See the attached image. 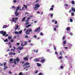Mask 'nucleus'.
Listing matches in <instances>:
<instances>
[{
	"label": "nucleus",
	"mask_w": 75,
	"mask_h": 75,
	"mask_svg": "<svg viewBox=\"0 0 75 75\" xmlns=\"http://www.w3.org/2000/svg\"><path fill=\"white\" fill-rule=\"evenodd\" d=\"M37 65L38 67H41V64H40L39 63H37Z\"/></svg>",
	"instance_id": "15"
},
{
	"label": "nucleus",
	"mask_w": 75,
	"mask_h": 75,
	"mask_svg": "<svg viewBox=\"0 0 75 75\" xmlns=\"http://www.w3.org/2000/svg\"><path fill=\"white\" fill-rule=\"evenodd\" d=\"M29 23L28 22H26L25 23L26 25H27L28 24V23Z\"/></svg>",
	"instance_id": "44"
},
{
	"label": "nucleus",
	"mask_w": 75,
	"mask_h": 75,
	"mask_svg": "<svg viewBox=\"0 0 75 75\" xmlns=\"http://www.w3.org/2000/svg\"><path fill=\"white\" fill-rule=\"evenodd\" d=\"M30 18H31L30 17H29L27 18V20H30Z\"/></svg>",
	"instance_id": "57"
},
{
	"label": "nucleus",
	"mask_w": 75,
	"mask_h": 75,
	"mask_svg": "<svg viewBox=\"0 0 75 75\" xmlns=\"http://www.w3.org/2000/svg\"><path fill=\"white\" fill-rule=\"evenodd\" d=\"M38 75H42V74L41 73H40L38 74Z\"/></svg>",
	"instance_id": "39"
},
{
	"label": "nucleus",
	"mask_w": 75,
	"mask_h": 75,
	"mask_svg": "<svg viewBox=\"0 0 75 75\" xmlns=\"http://www.w3.org/2000/svg\"><path fill=\"white\" fill-rule=\"evenodd\" d=\"M33 37L35 38H37V36L36 35L34 36H33Z\"/></svg>",
	"instance_id": "43"
},
{
	"label": "nucleus",
	"mask_w": 75,
	"mask_h": 75,
	"mask_svg": "<svg viewBox=\"0 0 75 75\" xmlns=\"http://www.w3.org/2000/svg\"><path fill=\"white\" fill-rule=\"evenodd\" d=\"M70 63H72V61L71 60V61H69V63L70 64Z\"/></svg>",
	"instance_id": "54"
},
{
	"label": "nucleus",
	"mask_w": 75,
	"mask_h": 75,
	"mask_svg": "<svg viewBox=\"0 0 75 75\" xmlns=\"http://www.w3.org/2000/svg\"><path fill=\"white\" fill-rule=\"evenodd\" d=\"M0 66H1V67H3V64H1L0 63Z\"/></svg>",
	"instance_id": "35"
},
{
	"label": "nucleus",
	"mask_w": 75,
	"mask_h": 75,
	"mask_svg": "<svg viewBox=\"0 0 75 75\" xmlns=\"http://www.w3.org/2000/svg\"><path fill=\"white\" fill-rule=\"evenodd\" d=\"M50 16L51 17H52V16H53V13L51 14Z\"/></svg>",
	"instance_id": "56"
},
{
	"label": "nucleus",
	"mask_w": 75,
	"mask_h": 75,
	"mask_svg": "<svg viewBox=\"0 0 75 75\" xmlns=\"http://www.w3.org/2000/svg\"><path fill=\"white\" fill-rule=\"evenodd\" d=\"M53 9H54V8H51L50 9V11L51 10V11H53Z\"/></svg>",
	"instance_id": "30"
},
{
	"label": "nucleus",
	"mask_w": 75,
	"mask_h": 75,
	"mask_svg": "<svg viewBox=\"0 0 75 75\" xmlns=\"http://www.w3.org/2000/svg\"><path fill=\"white\" fill-rule=\"evenodd\" d=\"M12 8H13L14 9V8H15L16 7L15 6H13Z\"/></svg>",
	"instance_id": "52"
},
{
	"label": "nucleus",
	"mask_w": 75,
	"mask_h": 75,
	"mask_svg": "<svg viewBox=\"0 0 75 75\" xmlns=\"http://www.w3.org/2000/svg\"><path fill=\"white\" fill-rule=\"evenodd\" d=\"M23 60L24 61H28V58L27 57H25L23 59Z\"/></svg>",
	"instance_id": "11"
},
{
	"label": "nucleus",
	"mask_w": 75,
	"mask_h": 75,
	"mask_svg": "<svg viewBox=\"0 0 75 75\" xmlns=\"http://www.w3.org/2000/svg\"><path fill=\"white\" fill-rule=\"evenodd\" d=\"M16 61L17 62H18L19 61H20V59H18V58L17 57L16 58Z\"/></svg>",
	"instance_id": "14"
},
{
	"label": "nucleus",
	"mask_w": 75,
	"mask_h": 75,
	"mask_svg": "<svg viewBox=\"0 0 75 75\" xmlns=\"http://www.w3.org/2000/svg\"><path fill=\"white\" fill-rule=\"evenodd\" d=\"M62 57L60 56V57H59V59H62Z\"/></svg>",
	"instance_id": "53"
},
{
	"label": "nucleus",
	"mask_w": 75,
	"mask_h": 75,
	"mask_svg": "<svg viewBox=\"0 0 75 75\" xmlns=\"http://www.w3.org/2000/svg\"><path fill=\"white\" fill-rule=\"evenodd\" d=\"M15 34H18V32H17V31H15Z\"/></svg>",
	"instance_id": "32"
},
{
	"label": "nucleus",
	"mask_w": 75,
	"mask_h": 75,
	"mask_svg": "<svg viewBox=\"0 0 75 75\" xmlns=\"http://www.w3.org/2000/svg\"><path fill=\"white\" fill-rule=\"evenodd\" d=\"M18 20V18L16 17V18H12V22H14V21H17Z\"/></svg>",
	"instance_id": "6"
},
{
	"label": "nucleus",
	"mask_w": 75,
	"mask_h": 75,
	"mask_svg": "<svg viewBox=\"0 0 75 75\" xmlns=\"http://www.w3.org/2000/svg\"><path fill=\"white\" fill-rule=\"evenodd\" d=\"M0 34H2L3 36H5V35H6V31L4 32L2 30L0 31Z\"/></svg>",
	"instance_id": "3"
},
{
	"label": "nucleus",
	"mask_w": 75,
	"mask_h": 75,
	"mask_svg": "<svg viewBox=\"0 0 75 75\" xmlns=\"http://www.w3.org/2000/svg\"><path fill=\"white\" fill-rule=\"evenodd\" d=\"M25 20V17H24L23 18L22 21V22H23V21H24Z\"/></svg>",
	"instance_id": "18"
},
{
	"label": "nucleus",
	"mask_w": 75,
	"mask_h": 75,
	"mask_svg": "<svg viewBox=\"0 0 75 75\" xmlns=\"http://www.w3.org/2000/svg\"><path fill=\"white\" fill-rule=\"evenodd\" d=\"M13 2L16 3H17V1L16 0H14L13 1Z\"/></svg>",
	"instance_id": "37"
},
{
	"label": "nucleus",
	"mask_w": 75,
	"mask_h": 75,
	"mask_svg": "<svg viewBox=\"0 0 75 75\" xmlns=\"http://www.w3.org/2000/svg\"><path fill=\"white\" fill-rule=\"evenodd\" d=\"M71 4H72L73 5H74V4H75V1H71Z\"/></svg>",
	"instance_id": "19"
},
{
	"label": "nucleus",
	"mask_w": 75,
	"mask_h": 75,
	"mask_svg": "<svg viewBox=\"0 0 75 75\" xmlns=\"http://www.w3.org/2000/svg\"><path fill=\"white\" fill-rule=\"evenodd\" d=\"M60 68L61 69L64 68V67L62 66H60Z\"/></svg>",
	"instance_id": "41"
},
{
	"label": "nucleus",
	"mask_w": 75,
	"mask_h": 75,
	"mask_svg": "<svg viewBox=\"0 0 75 75\" xmlns=\"http://www.w3.org/2000/svg\"><path fill=\"white\" fill-rule=\"evenodd\" d=\"M10 41L11 42H14V40L13 39H11Z\"/></svg>",
	"instance_id": "38"
},
{
	"label": "nucleus",
	"mask_w": 75,
	"mask_h": 75,
	"mask_svg": "<svg viewBox=\"0 0 75 75\" xmlns=\"http://www.w3.org/2000/svg\"><path fill=\"white\" fill-rule=\"evenodd\" d=\"M71 10L72 11H73L74 12H75V8H74L72 7Z\"/></svg>",
	"instance_id": "13"
},
{
	"label": "nucleus",
	"mask_w": 75,
	"mask_h": 75,
	"mask_svg": "<svg viewBox=\"0 0 75 75\" xmlns=\"http://www.w3.org/2000/svg\"><path fill=\"white\" fill-rule=\"evenodd\" d=\"M33 61L35 62H39V61H40V60L38 59V58H35L33 60Z\"/></svg>",
	"instance_id": "7"
},
{
	"label": "nucleus",
	"mask_w": 75,
	"mask_h": 75,
	"mask_svg": "<svg viewBox=\"0 0 75 75\" xmlns=\"http://www.w3.org/2000/svg\"><path fill=\"white\" fill-rule=\"evenodd\" d=\"M37 13V14H40V11H38Z\"/></svg>",
	"instance_id": "64"
},
{
	"label": "nucleus",
	"mask_w": 75,
	"mask_h": 75,
	"mask_svg": "<svg viewBox=\"0 0 75 75\" xmlns=\"http://www.w3.org/2000/svg\"><path fill=\"white\" fill-rule=\"evenodd\" d=\"M41 59H42V60L40 61V62H43V63H44V62H45V59H44V58L43 57L41 58Z\"/></svg>",
	"instance_id": "8"
},
{
	"label": "nucleus",
	"mask_w": 75,
	"mask_h": 75,
	"mask_svg": "<svg viewBox=\"0 0 75 75\" xmlns=\"http://www.w3.org/2000/svg\"><path fill=\"white\" fill-rule=\"evenodd\" d=\"M66 6H67V7H68V5L67 4H65Z\"/></svg>",
	"instance_id": "63"
},
{
	"label": "nucleus",
	"mask_w": 75,
	"mask_h": 75,
	"mask_svg": "<svg viewBox=\"0 0 75 75\" xmlns=\"http://www.w3.org/2000/svg\"><path fill=\"white\" fill-rule=\"evenodd\" d=\"M67 30L69 31L70 30V28L69 27H67L66 28Z\"/></svg>",
	"instance_id": "27"
},
{
	"label": "nucleus",
	"mask_w": 75,
	"mask_h": 75,
	"mask_svg": "<svg viewBox=\"0 0 75 75\" xmlns=\"http://www.w3.org/2000/svg\"><path fill=\"white\" fill-rule=\"evenodd\" d=\"M40 27H38L37 28V29L35 30V32H37V31H38L39 30H40Z\"/></svg>",
	"instance_id": "10"
},
{
	"label": "nucleus",
	"mask_w": 75,
	"mask_h": 75,
	"mask_svg": "<svg viewBox=\"0 0 75 75\" xmlns=\"http://www.w3.org/2000/svg\"><path fill=\"white\" fill-rule=\"evenodd\" d=\"M65 38V36H64L63 37L62 40H64Z\"/></svg>",
	"instance_id": "51"
},
{
	"label": "nucleus",
	"mask_w": 75,
	"mask_h": 75,
	"mask_svg": "<svg viewBox=\"0 0 75 75\" xmlns=\"http://www.w3.org/2000/svg\"><path fill=\"white\" fill-rule=\"evenodd\" d=\"M18 27H19V26H18V25H16V27H15V30H16L18 29Z\"/></svg>",
	"instance_id": "16"
},
{
	"label": "nucleus",
	"mask_w": 75,
	"mask_h": 75,
	"mask_svg": "<svg viewBox=\"0 0 75 75\" xmlns=\"http://www.w3.org/2000/svg\"><path fill=\"white\" fill-rule=\"evenodd\" d=\"M52 23H54L55 22V20H52Z\"/></svg>",
	"instance_id": "45"
},
{
	"label": "nucleus",
	"mask_w": 75,
	"mask_h": 75,
	"mask_svg": "<svg viewBox=\"0 0 75 75\" xmlns=\"http://www.w3.org/2000/svg\"><path fill=\"white\" fill-rule=\"evenodd\" d=\"M70 22H73V20H72V19H71L70 20Z\"/></svg>",
	"instance_id": "36"
},
{
	"label": "nucleus",
	"mask_w": 75,
	"mask_h": 75,
	"mask_svg": "<svg viewBox=\"0 0 75 75\" xmlns=\"http://www.w3.org/2000/svg\"><path fill=\"white\" fill-rule=\"evenodd\" d=\"M30 64V63H29V62H26L23 65V67H25V66H27V65H29Z\"/></svg>",
	"instance_id": "4"
},
{
	"label": "nucleus",
	"mask_w": 75,
	"mask_h": 75,
	"mask_svg": "<svg viewBox=\"0 0 75 75\" xmlns=\"http://www.w3.org/2000/svg\"><path fill=\"white\" fill-rule=\"evenodd\" d=\"M24 7H25V9L27 8V6L25 5H23Z\"/></svg>",
	"instance_id": "28"
},
{
	"label": "nucleus",
	"mask_w": 75,
	"mask_h": 75,
	"mask_svg": "<svg viewBox=\"0 0 75 75\" xmlns=\"http://www.w3.org/2000/svg\"><path fill=\"white\" fill-rule=\"evenodd\" d=\"M71 16H74V12H72V13H71Z\"/></svg>",
	"instance_id": "33"
},
{
	"label": "nucleus",
	"mask_w": 75,
	"mask_h": 75,
	"mask_svg": "<svg viewBox=\"0 0 75 75\" xmlns=\"http://www.w3.org/2000/svg\"><path fill=\"white\" fill-rule=\"evenodd\" d=\"M54 31H56L57 30V29H56V28H54Z\"/></svg>",
	"instance_id": "48"
},
{
	"label": "nucleus",
	"mask_w": 75,
	"mask_h": 75,
	"mask_svg": "<svg viewBox=\"0 0 75 75\" xmlns=\"http://www.w3.org/2000/svg\"><path fill=\"white\" fill-rule=\"evenodd\" d=\"M8 34H6V35L4 36L5 37H7V36H8Z\"/></svg>",
	"instance_id": "47"
},
{
	"label": "nucleus",
	"mask_w": 75,
	"mask_h": 75,
	"mask_svg": "<svg viewBox=\"0 0 75 75\" xmlns=\"http://www.w3.org/2000/svg\"><path fill=\"white\" fill-rule=\"evenodd\" d=\"M32 32V29H27L26 30L25 33L27 35L29 34L30 32Z\"/></svg>",
	"instance_id": "2"
},
{
	"label": "nucleus",
	"mask_w": 75,
	"mask_h": 75,
	"mask_svg": "<svg viewBox=\"0 0 75 75\" xmlns=\"http://www.w3.org/2000/svg\"><path fill=\"white\" fill-rule=\"evenodd\" d=\"M9 55H16V53H12L11 52H9Z\"/></svg>",
	"instance_id": "9"
},
{
	"label": "nucleus",
	"mask_w": 75,
	"mask_h": 75,
	"mask_svg": "<svg viewBox=\"0 0 75 75\" xmlns=\"http://www.w3.org/2000/svg\"><path fill=\"white\" fill-rule=\"evenodd\" d=\"M66 42H67L66 41V40L64 41L63 42V45H65V44H66Z\"/></svg>",
	"instance_id": "24"
},
{
	"label": "nucleus",
	"mask_w": 75,
	"mask_h": 75,
	"mask_svg": "<svg viewBox=\"0 0 75 75\" xmlns=\"http://www.w3.org/2000/svg\"><path fill=\"white\" fill-rule=\"evenodd\" d=\"M20 8V6H18L16 10V12H15V14L16 15V16H18L19 15V13H17V11Z\"/></svg>",
	"instance_id": "1"
},
{
	"label": "nucleus",
	"mask_w": 75,
	"mask_h": 75,
	"mask_svg": "<svg viewBox=\"0 0 75 75\" xmlns=\"http://www.w3.org/2000/svg\"><path fill=\"white\" fill-rule=\"evenodd\" d=\"M55 24H57V21H55Z\"/></svg>",
	"instance_id": "42"
},
{
	"label": "nucleus",
	"mask_w": 75,
	"mask_h": 75,
	"mask_svg": "<svg viewBox=\"0 0 75 75\" xmlns=\"http://www.w3.org/2000/svg\"><path fill=\"white\" fill-rule=\"evenodd\" d=\"M54 50H55V51H56L57 50V49H56V47H54Z\"/></svg>",
	"instance_id": "46"
},
{
	"label": "nucleus",
	"mask_w": 75,
	"mask_h": 75,
	"mask_svg": "<svg viewBox=\"0 0 75 75\" xmlns=\"http://www.w3.org/2000/svg\"><path fill=\"white\" fill-rule=\"evenodd\" d=\"M30 67V65H29V66H27L25 67L26 68H29Z\"/></svg>",
	"instance_id": "29"
},
{
	"label": "nucleus",
	"mask_w": 75,
	"mask_h": 75,
	"mask_svg": "<svg viewBox=\"0 0 75 75\" xmlns=\"http://www.w3.org/2000/svg\"><path fill=\"white\" fill-rule=\"evenodd\" d=\"M35 7L34 8H39V7H40V5H39V4H36L35 5Z\"/></svg>",
	"instance_id": "5"
},
{
	"label": "nucleus",
	"mask_w": 75,
	"mask_h": 75,
	"mask_svg": "<svg viewBox=\"0 0 75 75\" xmlns=\"http://www.w3.org/2000/svg\"><path fill=\"white\" fill-rule=\"evenodd\" d=\"M35 73V74H37V73H38V71H36Z\"/></svg>",
	"instance_id": "62"
},
{
	"label": "nucleus",
	"mask_w": 75,
	"mask_h": 75,
	"mask_svg": "<svg viewBox=\"0 0 75 75\" xmlns=\"http://www.w3.org/2000/svg\"><path fill=\"white\" fill-rule=\"evenodd\" d=\"M55 54H56V55L58 54V53H57V52H55Z\"/></svg>",
	"instance_id": "58"
},
{
	"label": "nucleus",
	"mask_w": 75,
	"mask_h": 75,
	"mask_svg": "<svg viewBox=\"0 0 75 75\" xmlns=\"http://www.w3.org/2000/svg\"><path fill=\"white\" fill-rule=\"evenodd\" d=\"M6 64H7V63L6 62H5L4 63V67H6Z\"/></svg>",
	"instance_id": "20"
},
{
	"label": "nucleus",
	"mask_w": 75,
	"mask_h": 75,
	"mask_svg": "<svg viewBox=\"0 0 75 75\" xmlns=\"http://www.w3.org/2000/svg\"><path fill=\"white\" fill-rule=\"evenodd\" d=\"M13 59H10V60H9V61L10 62V63L11 64V62H12V61H13Z\"/></svg>",
	"instance_id": "21"
},
{
	"label": "nucleus",
	"mask_w": 75,
	"mask_h": 75,
	"mask_svg": "<svg viewBox=\"0 0 75 75\" xmlns=\"http://www.w3.org/2000/svg\"><path fill=\"white\" fill-rule=\"evenodd\" d=\"M23 43H22L21 44V46H22V47H24V45H27V44H25V45H23Z\"/></svg>",
	"instance_id": "25"
},
{
	"label": "nucleus",
	"mask_w": 75,
	"mask_h": 75,
	"mask_svg": "<svg viewBox=\"0 0 75 75\" xmlns=\"http://www.w3.org/2000/svg\"><path fill=\"white\" fill-rule=\"evenodd\" d=\"M25 38H28V36L27 35H26L25 36Z\"/></svg>",
	"instance_id": "49"
},
{
	"label": "nucleus",
	"mask_w": 75,
	"mask_h": 75,
	"mask_svg": "<svg viewBox=\"0 0 75 75\" xmlns=\"http://www.w3.org/2000/svg\"><path fill=\"white\" fill-rule=\"evenodd\" d=\"M13 63H14V64H15V65H16V59H14V62H13Z\"/></svg>",
	"instance_id": "17"
},
{
	"label": "nucleus",
	"mask_w": 75,
	"mask_h": 75,
	"mask_svg": "<svg viewBox=\"0 0 75 75\" xmlns=\"http://www.w3.org/2000/svg\"><path fill=\"white\" fill-rule=\"evenodd\" d=\"M40 35H43V33H41L40 34Z\"/></svg>",
	"instance_id": "61"
},
{
	"label": "nucleus",
	"mask_w": 75,
	"mask_h": 75,
	"mask_svg": "<svg viewBox=\"0 0 75 75\" xmlns=\"http://www.w3.org/2000/svg\"><path fill=\"white\" fill-rule=\"evenodd\" d=\"M18 75H23V74H22V72H21L19 73Z\"/></svg>",
	"instance_id": "34"
},
{
	"label": "nucleus",
	"mask_w": 75,
	"mask_h": 75,
	"mask_svg": "<svg viewBox=\"0 0 75 75\" xmlns=\"http://www.w3.org/2000/svg\"><path fill=\"white\" fill-rule=\"evenodd\" d=\"M8 38L9 40H11V39L12 38H11V37H8Z\"/></svg>",
	"instance_id": "31"
},
{
	"label": "nucleus",
	"mask_w": 75,
	"mask_h": 75,
	"mask_svg": "<svg viewBox=\"0 0 75 75\" xmlns=\"http://www.w3.org/2000/svg\"><path fill=\"white\" fill-rule=\"evenodd\" d=\"M19 34H21L22 33V30H21L19 32Z\"/></svg>",
	"instance_id": "40"
},
{
	"label": "nucleus",
	"mask_w": 75,
	"mask_h": 75,
	"mask_svg": "<svg viewBox=\"0 0 75 75\" xmlns=\"http://www.w3.org/2000/svg\"><path fill=\"white\" fill-rule=\"evenodd\" d=\"M7 26V25H4L3 27V28H6Z\"/></svg>",
	"instance_id": "23"
},
{
	"label": "nucleus",
	"mask_w": 75,
	"mask_h": 75,
	"mask_svg": "<svg viewBox=\"0 0 75 75\" xmlns=\"http://www.w3.org/2000/svg\"><path fill=\"white\" fill-rule=\"evenodd\" d=\"M23 47H18V49L20 50H23Z\"/></svg>",
	"instance_id": "12"
},
{
	"label": "nucleus",
	"mask_w": 75,
	"mask_h": 75,
	"mask_svg": "<svg viewBox=\"0 0 75 75\" xmlns=\"http://www.w3.org/2000/svg\"><path fill=\"white\" fill-rule=\"evenodd\" d=\"M8 68V67H5L4 68V69H6V68Z\"/></svg>",
	"instance_id": "50"
},
{
	"label": "nucleus",
	"mask_w": 75,
	"mask_h": 75,
	"mask_svg": "<svg viewBox=\"0 0 75 75\" xmlns=\"http://www.w3.org/2000/svg\"><path fill=\"white\" fill-rule=\"evenodd\" d=\"M30 26H31V25H28L26 26V28H28V27H30Z\"/></svg>",
	"instance_id": "22"
},
{
	"label": "nucleus",
	"mask_w": 75,
	"mask_h": 75,
	"mask_svg": "<svg viewBox=\"0 0 75 75\" xmlns=\"http://www.w3.org/2000/svg\"><path fill=\"white\" fill-rule=\"evenodd\" d=\"M17 45H20V43L19 42L17 43Z\"/></svg>",
	"instance_id": "55"
},
{
	"label": "nucleus",
	"mask_w": 75,
	"mask_h": 75,
	"mask_svg": "<svg viewBox=\"0 0 75 75\" xmlns=\"http://www.w3.org/2000/svg\"><path fill=\"white\" fill-rule=\"evenodd\" d=\"M39 0H37L35 2L36 3H37V2H38V1H39Z\"/></svg>",
	"instance_id": "60"
},
{
	"label": "nucleus",
	"mask_w": 75,
	"mask_h": 75,
	"mask_svg": "<svg viewBox=\"0 0 75 75\" xmlns=\"http://www.w3.org/2000/svg\"><path fill=\"white\" fill-rule=\"evenodd\" d=\"M9 73L10 74H12V72H11V71H9Z\"/></svg>",
	"instance_id": "59"
},
{
	"label": "nucleus",
	"mask_w": 75,
	"mask_h": 75,
	"mask_svg": "<svg viewBox=\"0 0 75 75\" xmlns=\"http://www.w3.org/2000/svg\"><path fill=\"white\" fill-rule=\"evenodd\" d=\"M4 41L5 42H8V39H6L5 40H4Z\"/></svg>",
	"instance_id": "26"
}]
</instances>
